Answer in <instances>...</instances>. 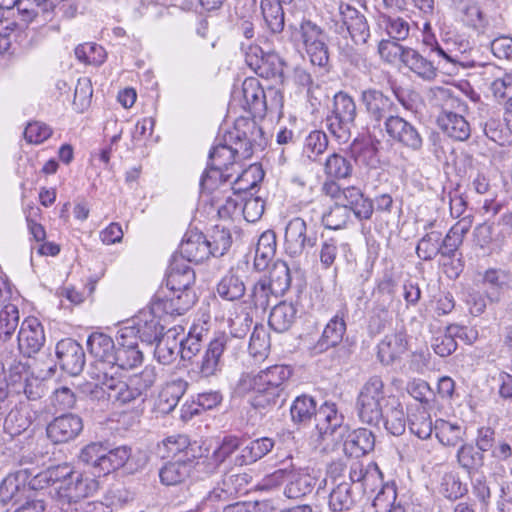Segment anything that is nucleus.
<instances>
[{"label":"nucleus","mask_w":512,"mask_h":512,"mask_svg":"<svg viewBox=\"0 0 512 512\" xmlns=\"http://www.w3.org/2000/svg\"><path fill=\"white\" fill-rule=\"evenodd\" d=\"M262 134L253 120L241 118L222 138L217 139L209 154L210 164L225 171L235 170L237 159H247L253 154V146Z\"/></svg>","instance_id":"nucleus-1"},{"label":"nucleus","mask_w":512,"mask_h":512,"mask_svg":"<svg viewBox=\"0 0 512 512\" xmlns=\"http://www.w3.org/2000/svg\"><path fill=\"white\" fill-rule=\"evenodd\" d=\"M292 370L286 365H273L259 373L244 374L238 381L236 391L241 395L253 393L250 402L256 409L274 406L279 400L283 401L285 388Z\"/></svg>","instance_id":"nucleus-2"},{"label":"nucleus","mask_w":512,"mask_h":512,"mask_svg":"<svg viewBox=\"0 0 512 512\" xmlns=\"http://www.w3.org/2000/svg\"><path fill=\"white\" fill-rule=\"evenodd\" d=\"M157 379L156 369L153 366H146L140 373L131 375L124 379L123 372H117L110 376V381L103 387L91 388V384L85 388V394L93 400L107 398L117 405H126L138 399L144 401L147 392L152 388Z\"/></svg>","instance_id":"nucleus-3"},{"label":"nucleus","mask_w":512,"mask_h":512,"mask_svg":"<svg viewBox=\"0 0 512 512\" xmlns=\"http://www.w3.org/2000/svg\"><path fill=\"white\" fill-rule=\"evenodd\" d=\"M87 347L89 353L94 358L88 374L91 382H87L83 386V392L87 385L91 384V388L103 389L110 381V376L116 375L119 368L115 366L116 347L113 339L100 332L92 333L87 339Z\"/></svg>","instance_id":"nucleus-4"},{"label":"nucleus","mask_w":512,"mask_h":512,"mask_svg":"<svg viewBox=\"0 0 512 512\" xmlns=\"http://www.w3.org/2000/svg\"><path fill=\"white\" fill-rule=\"evenodd\" d=\"M393 398L394 396L386 390L385 383L380 376L369 377L360 387L355 402V409L360 421L377 426Z\"/></svg>","instance_id":"nucleus-5"},{"label":"nucleus","mask_w":512,"mask_h":512,"mask_svg":"<svg viewBox=\"0 0 512 512\" xmlns=\"http://www.w3.org/2000/svg\"><path fill=\"white\" fill-rule=\"evenodd\" d=\"M291 41L296 45H302L313 65L324 67L329 60L326 34L322 27L315 22L303 17L288 24Z\"/></svg>","instance_id":"nucleus-6"},{"label":"nucleus","mask_w":512,"mask_h":512,"mask_svg":"<svg viewBox=\"0 0 512 512\" xmlns=\"http://www.w3.org/2000/svg\"><path fill=\"white\" fill-rule=\"evenodd\" d=\"M63 477L59 478L54 488V498L62 509L77 504L91 497L99 487L98 481L74 471L68 466H62Z\"/></svg>","instance_id":"nucleus-7"},{"label":"nucleus","mask_w":512,"mask_h":512,"mask_svg":"<svg viewBox=\"0 0 512 512\" xmlns=\"http://www.w3.org/2000/svg\"><path fill=\"white\" fill-rule=\"evenodd\" d=\"M356 116L354 99L346 92H337L333 98L331 112L326 117V127L339 142L346 143L351 138Z\"/></svg>","instance_id":"nucleus-8"},{"label":"nucleus","mask_w":512,"mask_h":512,"mask_svg":"<svg viewBox=\"0 0 512 512\" xmlns=\"http://www.w3.org/2000/svg\"><path fill=\"white\" fill-rule=\"evenodd\" d=\"M267 481L274 485L286 482L283 493L289 499H300L310 494L317 482L316 478L304 469H278Z\"/></svg>","instance_id":"nucleus-9"},{"label":"nucleus","mask_w":512,"mask_h":512,"mask_svg":"<svg viewBox=\"0 0 512 512\" xmlns=\"http://www.w3.org/2000/svg\"><path fill=\"white\" fill-rule=\"evenodd\" d=\"M316 243V232L309 229L302 218L295 217L287 223L284 248L285 252L291 257L302 255L307 248H313Z\"/></svg>","instance_id":"nucleus-10"},{"label":"nucleus","mask_w":512,"mask_h":512,"mask_svg":"<svg viewBox=\"0 0 512 512\" xmlns=\"http://www.w3.org/2000/svg\"><path fill=\"white\" fill-rule=\"evenodd\" d=\"M155 309L165 316H179L190 310L197 301L195 292H176L173 289H160L152 298Z\"/></svg>","instance_id":"nucleus-11"},{"label":"nucleus","mask_w":512,"mask_h":512,"mask_svg":"<svg viewBox=\"0 0 512 512\" xmlns=\"http://www.w3.org/2000/svg\"><path fill=\"white\" fill-rule=\"evenodd\" d=\"M11 393L24 394L28 400L40 399L44 384L33 375L27 363L17 362L10 367Z\"/></svg>","instance_id":"nucleus-12"},{"label":"nucleus","mask_w":512,"mask_h":512,"mask_svg":"<svg viewBox=\"0 0 512 512\" xmlns=\"http://www.w3.org/2000/svg\"><path fill=\"white\" fill-rule=\"evenodd\" d=\"M384 124L385 131L391 139L412 151L421 150L423 139L410 122L397 115H390Z\"/></svg>","instance_id":"nucleus-13"},{"label":"nucleus","mask_w":512,"mask_h":512,"mask_svg":"<svg viewBox=\"0 0 512 512\" xmlns=\"http://www.w3.org/2000/svg\"><path fill=\"white\" fill-rule=\"evenodd\" d=\"M145 464V455L141 453L138 455L132 454L131 448L128 446H119L111 450L106 448L102 472L107 474L111 471L125 467L128 472L133 473L142 468Z\"/></svg>","instance_id":"nucleus-14"},{"label":"nucleus","mask_w":512,"mask_h":512,"mask_svg":"<svg viewBox=\"0 0 512 512\" xmlns=\"http://www.w3.org/2000/svg\"><path fill=\"white\" fill-rule=\"evenodd\" d=\"M228 336L224 333L213 338L196 365L202 377L215 376L222 368V356L228 343Z\"/></svg>","instance_id":"nucleus-15"},{"label":"nucleus","mask_w":512,"mask_h":512,"mask_svg":"<svg viewBox=\"0 0 512 512\" xmlns=\"http://www.w3.org/2000/svg\"><path fill=\"white\" fill-rule=\"evenodd\" d=\"M45 342V334L41 323L37 318H26L18 333V347L20 352L31 357L36 354Z\"/></svg>","instance_id":"nucleus-16"},{"label":"nucleus","mask_w":512,"mask_h":512,"mask_svg":"<svg viewBox=\"0 0 512 512\" xmlns=\"http://www.w3.org/2000/svg\"><path fill=\"white\" fill-rule=\"evenodd\" d=\"M339 13L342 28H345L352 41L357 44H365L370 37V30L364 15L346 3L339 5Z\"/></svg>","instance_id":"nucleus-17"},{"label":"nucleus","mask_w":512,"mask_h":512,"mask_svg":"<svg viewBox=\"0 0 512 512\" xmlns=\"http://www.w3.org/2000/svg\"><path fill=\"white\" fill-rule=\"evenodd\" d=\"M361 102L369 118L376 122H380L396 112V105L392 99L377 89H367L361 93Z\"/></svg>","instance_id":"nucleus-18"},{"label":"nucleus","mask_w":512,"mask_h":512,"mask_svg":"<svg viewBox=\"0 0 512 512\" xmlns=\"http://www.w3.org/2000/svg\"><path fill=\"white\" fill-rule=\"evenodd\" d=\"M56 355L61 368L71 375H78L85 365L83 347L75 340L67 338L56 345Z\"/></svg>","instance_id":"nucleus-19"},{"label":"nucleus","mask_w":512,"mask_h":512,"mask_svg":"<svg viewBox=\"0 0 512 512\" xmlns=\"http://www.w3.org/2000/svg\"><path fill=\"white\" fill-rule=\"evenodd\" d=\"M82 429L81 417L75 414H64L48 424L47 435L54 443H66L75 439Z\"/></svg>","instance_id":"nucleus-20"},{"label":"nucleus","mask_w":512,"mask_h":512,"mask_svg":"<svg viewBox=\"0 0 512 512\" xmlns=\"http://www.w3.org/2000/svg\"><path fill=\"white\" fill-rule=\"evenodd\" d=\"M265 90L256 78H246L242 83L243 108L254 118H263L268 111Z\"/></svg>","instance_id":"nucleus-21"},{"label":"nucleus","mask_w":512,"mask_h":512,"mask_svg":"<svg viewBox=\"0 0 512 512\" xmlns=\"http://www.w3.org/2000/svg\"><path fill=\"white\" fill-rule=\"evenodd\" d=\"M179 251L181 256L189 262L200 263L211 256L208 238L202 232L193 230L185 234Z\"/></svg>","instance_id":"nucleus-22"},{"label":"nucleus","mask_w":512,"mask_h":512,"mask_svg":"<svg viewBox=\"0 0 512 512\" xmlns=\"http://www.w3.org/2000/svg\"><path fill=\"white\" fill-rule=\"evenodd\" d=\"M164 316L155 309L154 301L138 312L134 317V324L138 333L148 341L156 340L162 334L164 326L160 323Z\"/></svg>","instance_id":"nucleus-23"},{"label":"nucleus","mask_w":512,"mask_h":512,"mask_svg":"<svg viewBox=\"0 0 512 512\" xmlns=\"http://www.w3.org/2000/svg\"><path fill=\"white\" fill-rule=\"evenodd\" d=\"M340 205L348 208L359 220H368L372 217L374 206L373 201L365 197L361 189L355 186L343 188Z\"/></svg>","instance_id":"nucleus-24"},{"label":"nucleus","mask_w":512,"mask_h":512,"mask_svg":"<svg viewBox=\"0 0 512 512\" xmlns=\"http://www.w3.org/2000/svg\"><path fill=\"white\" fill-rule=\"evenodd\" d=\"M180 331L183 333V328L180 326L170 328L154 340L156 342L154 355L159 363L169 365L180 354L181 347L178 343Z\"/></svg>","instance_id":"nucleus-25"},{"label":"nucleus","mask_w":512,"mask_h":512,"mask_svg":"<svg viewBox=\"0 0 512 512\" xmlns=\"http://www.w3.org/2000/svg\"><path fill=\"white\" fill-rule=\"evenodd\" d=\"M408 341L404 332L387 334L378 344V358L384 365L393 364L407 351Z\"/></svg>","instance_id":"nucleus-26"},{"label":"nucleus","mask_w":512,"mask_h":512,"mask_svg":"<svg viewBox=\"0 0 512 512\" xmlns=\"http://www.w3.org/2000/svg\"><path fill=\"white\" fill-rule=\"evenodd\" d=\"M194 283V270L188 264L175 259L167 274L166 287L176 292H195Z\"/></svg>","instance_id":"nucleus-27"},{"label":"nucleus","mask_w":512,"mask_h":512,"mask_svg":"<svg viewBox=\"0 0 512 512\" xmlns=\"http://www.w3.org/2000/svg\"><path fill=\"white\" fill-rule=\"evenodd\" d=\"M437 123L445 134L457 141H465L471 134L468 121L461 114L446 109L438 116Z\"/></svg>","instance_id":"nucleus-28"},{"label":"nucleus","mask_w":512,"mask_h":512,"mask_svg":"<svg viewBox=\"0 0 512 512\" xmlns=\"http://www.w3.org/2000/svg\"><path fill=\"white\" fill-rule=\"evenodd\" d=\"M400 60L409 70L425 81H432L437 76L435 59L428 60L412 48L403 49Z\"/></svg>","instance_id":"nucleus-29"},{"label":"nucleus","mask_w":512,"mask_h":512,"mask_svg":"<svg viewBox=\"0 0 512 512\" xmlns=\"http://www.w3.org/2000/svg\"><path fill=\"white\" fill-rule=\"evenodd\" d=\"M316 430L319 439L332 436L337 431L342 434L345 427H342L343 417L338 414L335 404H324L316 414Z\"/></svg>","instance_id":"nucleus-30"},{"label":"nucleus","mask_w":512,"mask_h":512,"mask_svg":"<svg viewBox=\"0 0 512 512\" xmlns=\"http://www.w3.org/2000/svg\"><path fill=\"white\" fill-rule=\"evenodd\" d=\"M262 50L258 46H250L249 52L246 53V63L256 73L262 77L278 78L281 83L284 82V66L280 59L275 58L271 62L273 69L268 71L269 62L262 57Z\"/></svg>","instance_id":"nucleus-31"},{"label":"nucleus","mask_w":512,"mask_h":512,"mask_svg":"<svg viewBox=\"0 0 512 512\" xmlns=\"http://www.w3.org/2000/svg\"><path fill=\"white\" fill-rule=\"evenodd\" d=\"M374 445V434L366 428H359L347 435L343 444V450L346 455L358 458L372 451Z\"/></svg>","instance_id":"nucleus-32"},{"label":"nucleus","mask_w":512,"mask_h":512,"mask_svg":"<svg viewBox=\"0 0 512 512\" xmlns=\"http://www.w3.org/2000/svg\"><path fill=\"white\" fill-rule=\"evenodd\" d=\"M279 296L274 293V290L266 282V277L260 278L254 283L249 290L247 299L244 300L245 309L249 311L262 310L265 311L271 303L273 298L277 299Z\"/></svg>","instance_id":"nucleus-33"},{"label":"nucleus","mask_w":512,"mask_h":512,"mask_svg":"<svg viewBox=\"0 0 512 512\" xmlns=\"http://www.w3.org/2000/svg\"><path fill=\"white\" fill-rule=\"evenodd\" d=\"M191 460H176L164 464L159 470L160 481L166 486L179 485L189 478L192 471Z\"/></svg>","instance_id":"nucleus-34"},{"label":"nucleus","mask_w":512,"mask_h":512,"mask_svg":"<svg viewBox=\"0 0 512 512\" xmlns=\"http://www.w3.org/2000/svg\"><path fill=\"white\" fill-rule=\"evenodd\" d=\"M346 332V323L343 316L336 314L326 324L322 336L317 342L316 348L319 352L326 351L337 346L343 339Z\"/></svg>","instance_id":"nucleus-35"},{"label":"nucleus","mask_w":512,"mask_h":512,"mask_svg":"<svg viewBox=\"0 0 512 512\" xmlns=\"http://www.w3.org/2000/svg\"><path fill=\"white\" fill-rule=\"evenodd\" d=\"M456 461L468 474L479 472L484 466V453L470 443H462L456 453Z\"/></svg>","instance_id":"nucleus-36"},{"label":"nucleus","mask_w":512,"mask_h":512,"mask_svg":"<svg viewBox=\"0 0 512 512\" xmlns=\"http://www.w3.org/2000/svg\"><path fill=\"white\" fill-rule=\"evenodd\" d=\"M358 493L349 482L337 484L329 495V507L334 512L350 510L356 503Z\"/></svg>","instance_id":"nucleus-37"},{"label":"nucleus","mask_w":512,"mask_h":512,"mask_svg":"<svg viewBox=\"0 0 512 512\" xmlns=\"http://www.w3.org/2000/svg\"><path fill=\"white\" fill-rule=\"evenodd\" d=\"M397 489L395 483L384 484L375 496L370 512H407L400 503L396 504Z\"/></svg>","instance_id":"nucleus-38"},{"label":"nucleus","mask_w":512,"mask_h":512,"mask_svg":"<svg viewBox=\"0 0 512 512\" xmlns=\"http://www.w3.org/2000/svg\"><path fill=\"white\" fill-rule=\"evenodd\" d=\"M114 357L115 366L119 368V372H123L124 369H132L141 364L143 360V354L138 348L135 337L129 342H119Z\"/></svg>","instance_id":"nucleus-39"},{"label":"nucleus","mask_w":512,"mask_h":512,"mask_svg":"<svg viewBox=\"0 0 512 512\" xmlns=\"http://www.w3.org/2000/svg\"><path fill=\"white\" fill-rule=\"evenodd\" d=\"M297 309L292 303L280 302L270 312L268 324L274 331H287L295 321Z\"/></svg>","instance_id":"nucleus-40"},{"label":"nucleus","mask_w":512,"mask_h":512,"mask_svg":"<svg viewBox=\"0 0 512 512\" xmlns=\"http://www.w3.org/2000/svg\"><path fill=\"white\" fill-rule=\"evenodd\" d=\"M216 291L223 300L236 301L245 295L246 286L243 280L233 270H230L221 278Z\"/></svg>","instance_id":"nucleus-41"},{"label":"nucleus","mask_w":512,"mask_h":512,"mask_svg":"<svg viewBox=\"0 0 512 512\" xmlns=\"http://www.w3.org/2000/svg\"><path fill=\"white\" fill-rule=\"evenodd\" d=\"M261 12L267 29L279 34L285 26L284 11L280 0H262Z\"/></svg>","instance_id":"nucleus-42"},{"label":"nucleus","mask_w":512,"mask_h":512,"mask_svg":"<svg viewBox=\"0 0 512 512\" xmlns=\"http://www.w3.org/2000/svg\"><path fill=\"white\" fill-rule=\"evenodd\" d=\"M385 429L394 436H400L406 429V415L401 403L394 397L381 420Z\"/></svg>","instance_id":"nucleus-43"},{"label":"nucleus","mask_w":512,"mask_h":512,"mask_svg":"<svg viewBox=\"0 0 512 512\" xmlns=\"http://www.w3.org/2000/svg\"><path fill=\"white\" fill-rule=\"evenodd\" d=\"M187 383L181 379L167 383L158 397V409L162 413L171 412L178 404L186 390Z\"/></svg>","instance_id":"nucleus-44"},{"label":"nucleus","mask_w":512,"mask_h":512,"mask_svg":"<svg viewBox=\"0 0 512 512\" xmlns=\"http://www.w3.org/2000/svg\"><path fill=\"white\" fill-rule=\"evenodd\" d=\"M53 9V0H20L19 2V15L26 23L38 17L47 20Z\"/></svg>","instance_id":"nucleus-45"},{"label":"nucleus","mask_w":512,"mask_h":512,"mask_svg":"<svg viewBox=\"0 0 512 512\" xmlns=\"http://www.w3.org/2000/svg\"><path fill=\"white\" fill-rule=\"evenodd\" d=\"M396 281L392 274L385 273L379 280L374 292L376 297L375 310L387 315L388 310L393 303L395 295Z\"/></svg>","instance_id":"nucleus-46"},{"label":"nucleus","mask_w":512,"mask_h":512,"mask_svg":"<svg viewBox=\"0 0 512 512\" xmlns=\"http://www.w3.org/2000/svg\"><path fill=\"white\" fill-rule=\"evenodd\" d=\"M274 447V441L271 438L263 437L251 441L247 446L241 449L238 457L240 465H247L256 462L267 455Z\"/></svg>","instance_id":"nucleus-47"},{"label":"nucleus","mask_w":512,"mask_h":512,"mask_svg":"<svg viewBox=\"0 0 512 512\" xmlns=\"http://www.w3.org/2000/svg\"><path fill=\"white\" fill-rule=\"evenodd\" d=\"M241 446V439L237 436H225L219 447L214 450L207 459V472H214L228 457H230Z\"/></svg>","instance_id":"nucleus-48"},{"label":"nucleus","mask_w":512,"mask_h":512,"mask_svg":"<svg viewBox=\"0 0 512 512\" xmlns=\"http://www.w3.org/2000/svg\"><path fill=\"white\" fill-rule=\"evenodd\" d=\"M436 437L441 444L455 447L464 443L465 430L462 426L445 420H438L434 426Z\"/></svg>","instance_id":"nucleus-49"},{"label":"nucleus","mask_w":512,"mask_h":512,"mask_svg":"<svg viewBox=\"0 0 512 512\" xmlns=\"http://www.w3.org/2000/svg\"><path fill=\"white\" fill-rule=\"evenodd\" d=\"M266 282H268L275 294L282 296L291 284L290 269L286 262L276 261L269 271V277H266Z\"/></svg>","instance_id":"nucleus-50"},{"label":"nucleus","mask_w":512,"mask_h":512,"mask_svg":"<svg viewBox=\"0 0 512 512\" xmlns=\"http://www.w3.org/2000/svg\"><path fill=\"white\" fill-rule=\"evenodd\" d=\"M19 318L16 303H7L0 310V342L11 339L19 325Z\"/></svg>","instance_id":"nucleus-51"},{"label":"nucleus","mask_w":512,"mask_h":512,"mask_svg":"<svg viewBox=\"0 0 512 512\" xmlns=\"http://www.w3.org/2000/svg\"><path fill=\"white\" fill-rule=\"evenodd\" d=\"M380 472L377 469L368 471L364 468L363 464L359 461L351 463L349 471V479L353 488L355 485L360 484V487L366 492L368 489L373 491L372 484H374L380 478Z\"/></svg>","instance_id":"nucleus-52"},{"label":"nucleus","mask_w":512,"mask_h":512,"mask_svg":"<svg viewBox=\"0 0 512 512\" xmlns=\"http://www.w3.org/2000/svg\"><path fill=\"white\" fill-rule=\"evenodd\" d=\"M276 248V237L274 232L266 231L261 234L255 249V267L263 269L267 266V261L272 258Z\"/></svg>","instance_id":"nucleus-53"},{"label":"nucleus","mask_w":512,"mask_h":512,"mask_svg":"<svg viewBox=\"0 0 512 512\" xmlns=\"http://www.w3.org/2000/svg\"><path fill=\"white\" fill-rule=\"evenodd\" d=\"M32 424V416L26 407L12 409L5 418V430L11 435H19Z\"/></svg>","instance_id":"nucleus-54"},{"label":"nucleus","mask_w":512,"mask_h":512,"mask_svg":"<svg viewBox=\"0 0 512 512\" xmlns=\"http://www.w3.org/2000/svg\"><path fill=\"white\" fill-rule=\"evenodd\" d=\"M441 237L440 231L426 233L416 247L417 255L423 260H432L439 253L442 254Z\"/></svg>","instance_id":"nucleus-55"},{"label":"nucleus","mask_w":512,"mask_h":512,"mask_svg":"<svg viewBox=\"0 0 512 512\" xmlns=\"http://www.w3.org/2000/svg\"><path fill=\"white\" fill-rule=\"evenodd\" d=\"M290 412L294 422L305 423L316 416V402L310 396H299L294 400Z\"/></svg>","instance_id":"nucleus-56"},{"label":"nucleus","mask_w":512,"mask_h":512,"mask_svg":"<svg viewBox=\"0 0 512 512\" xmlns=\"http://www.w3.org/2000/svg\"><path fill=\"white\" fill-rule=\"evenodd\" d=\"M379 25L383 27L389 37L394 40H405L409 35V23L401 17H391L382 14L379 16Z\"/></svg>","instance_id":"nucleus-57"},{"label":"nucleus","mask_w":512,"mask_h":512,"mask_svg":"<svg viewBox=\"0 0 512 512\" xmlns=\"http://www.w3.org/2000/svg\"><path fill=\"white\" fill-rule=\"evenodd\" d=\"M325 174L330 178L344 179L351 175V162L338 153L331 154L324 165Z\"/></svg>","instance_id":"nucleus-58"},{"label":"nucleus","mask_w":512,"mask_h":512,"mask_svg":"<svg viewBox=\"0 0 512 512\" xmlns=\"http://www.w3.org/2000/svg\"><path fill=\"white\" fill-rule=\"evenodd\" d=\"M270 349V337L263 326H256L249 342V352L257 360L265 358Z\"/></svg>","instance_id":"nucleus-59"},{"label":"nucleus","mask_w":512,"mask_h":512,"mask_svg":"<svg viewBox=\"0 0 512 512\" xmlns=\"http://www.w3.org/2000/svg\"><path fill=\"white\" fill-rule=\"evenodd\" d=\"M467 487L460 481L459 476L454 472L445 473L440 483V493L450 499L456 500L464 496Z\"/></svg>","instance_id":"nucleus-60"},{"label":"nucleus","mask_w":512,"mask_h":512,"mask_svg":"<svg viewBox=\"0 0 512 512\" xmlns=\"http://www.w3.org/2000/svg\"><path fill=\"white\" fill-rule=\"evenodd\" d=\"M211 246V256L218 257L224 255L232 244V235L230 230L225 227L215 226L208 238Z\"/></svg>","instance_id":"nucleus-61"},{"label":"nucleus","mask_w":512,"mask_h":512,"mask_svg":"<svg viewBox=\"0 0 512 512\" xmlns=\"http://www.w3.org/2000/svg\"><path fill=\"white\" fill-rule=\"evenodd\" d=\"M233 173L218 169L217 166L209 163L207 170L201 177L200 186L203 191L212 192L219 184L226 183L231 180Z\"/></svg>","instance_id":"nucleus-62"},{"label":"nucleus","mask_w":512,"mask_h":512,"mask_svg":"<svg viewBox=\"0 0 512 512\" xmlns=\"http://www.w3.org/2000/svg\"><path fill=\"white\" fill-rule=\"evenodd\" d=\"M75 55L78 60L91 65H101L106 58L104 48L95 43H85L77 46Z\"/></svg>","instance_id":"nucleus-63"},{"label":"nucleus","mask_w":512,"mask_h":512,"mask_svg":"<svg viewBox=\"0 0 512 512\" xmlns=\"http://www.w3.org/2000/svg\"><path fill=\"white\" fill-rule=\"evenodd\" d=\"M350 215L348 208L338 203L322 216V223L328 229L338 230L345 227Z\"/></svg>","instance_id":"nucleus-64"}]
</instances>
